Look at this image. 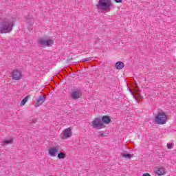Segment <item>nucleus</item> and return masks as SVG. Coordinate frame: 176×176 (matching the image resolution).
I'll return each instance as SVG.
<instances>
[{
  "instance_id": "obj_19",
  "label": "nucleus",
  "mask_w": 176,
  "mask_h": 176,
  "mask_svg": "<svg viewBox=\"0 0 176 176\" xmlns=\"http://www.w3.org/2000/svg\"><path fill=\"white\" fill-rule=\"evenodd\" d=\"M116 3H122V0H114Z\"/></svg>"
},
{
  "instance_id": "obj_1",
  "label": "nucleus",
  "mask_w": 176,
  "mask_h": 176,
  "mask_svg": "<svg viewBox=\"0 0 176 176\" xmlns=\"http://www.w3.org/2000/svg\"><path fill=\"white\" fill-rule=\"evenodd\" d=\"M14 26V21L13 18L7 16L6 18L0 19V33L9 34L12 32L13 27Z\"/></svg>"
},
{
  "instance_id": "obj_9",
  "label": "nucleus",
  "mask_w": 176,
  "mask_h": 176,
  "mask_svg": "<svg viewBox=\"0 0 176 176\" xmlns=\"http://www.w3.org/2000/svg\"><path fill=\"white\" fill-rule=\"evenodd\" d=\"M45 101H46L45 96H40L38 97V99L36 101L34 106L36 107H41V105H42V104H43V102H45Z\"/></svg>"
},
{
  "instance_id": "obj_18",
  "label": "nucleus",
  "mask_w": 176,
  "mask_h": 176,
  "mask_svg": "<svg viewBox=\"0 0 176 176\" xmlns=\"http://www.w3.org/2000/svg\"><path fill=\"white\" fill-rule=\"evenodd\" d=\"M166 146H167L168 149H173V148H174V144L172 143L167 144Z\"/></svg>"
},
{
  "instance_id": "obj_12",
  "label": "nucleus",
  "mask_w": 176,
  "mask_h": 176,
  "mask_svg": "<svg viewBox=\"0 0 176 176\" xmlns=\"http://www.w3.org/2000/svg\"><path fill=\"white\" fill-rule=\"evenodd\" d=\"M102 122L104 123V124H109V123H111V118L109 116H103L102 117Z\"/></svg>"
},
{
  "instance_id": "obj_10",
  "label": "nucleus",
  "mask_w": 176,
  "mask_h": 176,
  "mask_svg": "<svg viewBox=\"0 0 176 176\" xmlns=\"http://www.w3.org/2000/svg\"><path fill=\"white\" fill-rule=\"evenodd\" d=\"M155 173L158 176L164 175L166 174V170L163 167H158L156 168Z\"/></svg>"
},
{
  "instance_id": "obj_21",
  "label": "nucleus",
  "mask_w": 176,
  "mask_h": 176,
  "mask_svg": "<svg viewBox=\"0 0 176 176\" xmlns=\"http://www.w3.org/2000/svg\"><path fill=\"white\" fill-rule=\"evenodd\" d=\"M136 96H140V94H137Z\"/></svg>"
},
{
  "instance_id": "obj_11",
  "label": "nucleus",
  "mask_w": 176,
  "mask_h": 176,
  "mask_svg": "<svg viewBox=\"0 0 176 176\" xmlns=\"http://www.w3.org/2000/svg\"><path fill=\"white\" fill-rule=\"evenodd\" d=\"M82 94L78 91H74L72 93V98L74 100H78V98H80Z\"/></svg>"
},
{
  "instance_id": "obj_6",
  "label": "nucleus",
  "mask_w": 176,
  "mask_h": 176,
  "mask_svg": "<svg viewBox=\"0 0 176 176\" xmlns=\"http://www.w3.org/2000/svg\"><path fill=\"white\" fill-rule=\"evenodd\" d=\"M91 126L94 129H98V130H101L104 129V125L102 124V121L100 118H95L91 122Z\"/></svg>"
},
{
  "instance_id": "obj_4",
  "label": "nucleus",
  "mask_w": 176,
  "mask_h": 176,
  "mask_svg": "<svg viewBox=\"0 0 176 176\" xmlns=\"http://www.w3.org/2000/svg\"><path fill=\"white\" fill-rule=\"evenodd\" d=\"M38 45L41 46H45L46 47H50L53 46L54 43V41L49 38H41L38 41Z\"/></svg>"
},
{
  "instance_id": "obj_8",
  "label": "nucleus",
  "mask_w": 176,
  "mask_h": 176,
  "mask_svg": "<svg viewBox=\"0 0 176 176\" xmlns=\"http://www.w3.org/2000/svg\"><path fill=\"white\" fill-rule=\"evenodd\" d=\"M60 151V147L55 146L50 147L48 150V153L51 157H56Z\"/></svg>"
},
{
  "instance_id": "obj_5",
  "label": "nucleus",
  "mask_w": 176,
  "mask_h": 176,
  "mask_svg": "<svg viewBox=\"0 0 176 176\" xmlns=\"http://www.w3.org/2000/svg\"><path fill=\"white\" fill-rule=\"evenodd\" d=\"M10 75L12 80H21L23 78V73L21 72V70L19 69H12Z\"/></svg>"
},
{
  "instance_id": "obj_2",
  "label": "nucleus",
  "mask_w": 176,
  "mask_h": 176,
  "mask_svg": "<svg viewBox=\"0 0 176 176\" xmlns=\"http://www.w3.org/2000/svg\"><path fill=\"white\" fill-rule=\"evenodd\" d=\"M96 6L100 10H108L112 6V2L111 0H99Z\"/></svg>"
},
{
  "instance_id": "obj_7",
  "label": "nucleus",
  "mask_w": 176,
  "mask_h": 176,
  "mask_svg": "<svg viewBox=\"0 0 176 176\" xmlns=\"http://www.w3.org/2000/svg\"><path fill=\"white\" fill-rule=\"evenodd\" d=\"M71 137H72V127L70 126L63 131L62 140H68Z\"/></svg>"
},
{
  "instance_id": "obj_13",
  "label": "nucleus",
  "mask_w": 176,
  "mask_h": 176,
  "mask_svg": "<svg viewBox=\"0 0 176 176\" xmlns=\"http://www.w3.org/2000/svg\"><path fill=\"white\" fill-rule=\"evenodd\" d=\"M124 67V63L123 62L119 61L116 63V69H122Z\"/></svg>"
},
{
  "instance_id": "obj_20",
  "label": "nucleus",
  "mask_w": 176,
  "mask_h": 176,
  "mask_svg": "<svg viewBox=\"0 0 176 176\" xmlns=\"http://www.w3.org/2000/svg\"><path fill=\"white\" fill-rule=\"evenodd\" d=\"M142 176H151L149 173H144Z\"/></svg>"
},
{
  "instance_id": "obj_3",
  "label": "nucleus",
  "mask_w": 176,
  "mask_h": 176,
  "mask_svg": "<svg viewBox=\"0 0 176 176\" xmlns=\"http://www.w3.org/2000/svg\"><path fill=\"white\" fill-rule=\"evenodd\" d=\"M155 124H166L167 123V115L164 112H160L155 117Z\"/></svg>"
},
{
  "instance_id": "obj_15",
  "label": "nucleus",
  "mask_w": 176,
  "mask_h": 176,
  "mask_svg": "<svg viewBox=\"0 0 176 176\" xmlns=\"http://www.w3.org/2000/svg\"><path fill=\"white\" fill-rule=\"evenodd\" d=\"M13 143V139H10L8 140L3 141V146H6V145H10Z\"/></svg>"
},
{
  "instance_id": "obj_16",
  "label": "nucleus",
  "mask_w": 176,
  "mask_h": 176,
  "mask_svg": "<svg viewBox=\"0 0 176 176\" xmlns=\"http://www.w3.org/2000/svg\"><path fill=\"white\" fill-rule=\"evenodd\" d=\"M58 159H65V153L64 152L58 153Z\"/></svg>"
},
{
  "instance_id": "obj_14",
  "label": "nucleus",
  "mask_w": 176,
  "mask_h": 176,
  "mask_svg": "<svg viewBox=\"0 0 176 176\" xmlns=\"http://www.w3.org/2000/svg\"><path fill=\"white\" fill-rule=\"evenodd\" d=\"M31 96L28 95L26 97H25L21 102V105L23 107V105H25L27 103V101H28V98H30Z\"/></svg>"
},
{
  "instance_id": "obj_17",
  "label": "nucleus",
  "mask_w": 176,
  "mask_h": 176,
  "mask_svg": "<svg viewBox=\"0 0 176 176\" xmlns=\"http://www.w3.org/2000/svg\"><path fill=\"white\" fill-rule=\"evenodd\" d=\"M121 156L125 159H131V157H133L131 154H122Z\"/></svg>"
}]
</instances>
